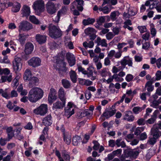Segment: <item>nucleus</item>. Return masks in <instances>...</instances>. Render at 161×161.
<instances>
[{
	"label": "nucleus",
	"instance_id": "1",
	"mask_svg": "<svg viewBox=\"0 0 161 161\" xmlns=\"http://www.w3.org/2000/svg\"><path fill=\"white\" fill-rule=\"evenodd\" d=\"M44 95L43 90L39 87L31 89L28 94V99L32 103H35L41 99Z\"/></svg>",
	"mask_w": 161,
	"mask_h": 161
},
{
	"label": "nucleus",
	"instance_id": "2",
	"mask_svg": "<svg viewBox=\"0 0 161 161\" xmlns=\"http://www.w3.org/2000/svg\"><path fill=\"white\" fill-rule=\"evenodd\" d=\"M56 61L55 64H53L54 68L58 71L61 75L65 73L67 70L66 67V63L64 61V57L62 55L58 56H55Z\"/></svg>",
	"mask_w": 161,
	"mask_h": 161
},
{
	"label": "nucleus",
	"instance_id": "3",
	"mask_svg": "<svg viewBox=\"0 0 161 161\" xmlns=\"http://www.w3.org/2000/svg\"><path fill=\"white\" fill-rule=\"evenodd\" d=\"M48 35L52 38L57 39L60 37L62 35V31L58 26H55L52 24L48 26Z\"/></svg>",
	"mask_w": 161,
	"mask_h": 161
},
{
	"label": "nucleus",
	"instance_id": "4",
	"mask_svg": "<svg viewBox=\"0 0 161 161\" xmlns=\"http://www.w3.org/2000/svg\"><path fill=\"white\" fill-rule=\"evenodd\" d=\"M61 6L60 3H55L51 1H48L46 4V10L50 14L55 13Z\"/></svg>",
	"mask_w": 161,
	"mask_h": 161
},
{
	"label": "nucleus",
	"instance_id": "5",
	"mask_svg": "<svg viewBox=\"0 0 161 161\" xmlns=\"http://www.w3.org/2000/svg\"><path fill=\"white\" fill-rule=\"evenodd\" d=\"M44 2L42 0H37L34 3L32 7L36 14L39 15L44 11Z\"/></svg>",
	"mask_w": 161,
	"mask_h": 161
},
{
	"label": "nucleus",
	"instance_id": "6",
	"mask_svg": "<svg viewBox=\"0 0 161 161\" xmlns=\"http://www.w3.org/2000/svg\"><path fill=\"white\" fill-rule=\"evenodd\" d=\"M47 105L43 104L35 109L33 110V112L36 114L43 116L47 113Z\"/></svg>",
	"mask_w": 161,
	"mask_h": 161
},
{
	"label": "nucleus",
	"instance_id": "7",
	"mask_svg": "<svg viewBox=\"0 0 161 161\" xmlns=\"http://www.w3.org/2000/svg\"><path fill=\"white\" fill-rule=\"evenodd\" d=\"M22 61L19 57L15 56L14 60L13 62V66L14 71L15 73L18 72L21 69L22 67Z\"/></svg>",
	"mask_w": 161,
	"mask_h": 161
},
{
	"label": "nucleus",
	"instance_id": "8",
	"mask_svg": "<svg viewBox=\"0 0 161 161\" xmlns=\"http://www.w3.org/2000/svg\"><path fill=\"white\" fill-rule=\"evenodd\" d=\"M75 108L72 103H68L67 107L65 108V115L68 118H69L74 114Z\"/></svg>",
	"mask_w": 161,
	"mask_h": 161
},
{
	"label": "nucleus",
	"instance_id": "9",
	"mask_svg": "<svg viewBox=\"0 0 161 161\" xmlns=\"http://www.w3.org/2000/svg\"><path fill=\"white\" fill-rule=\"evenodd\" d=\"M41 62V59L37 57H33L28 61V64L34 68L40 65Z\"/></svg>",
	"mask_w": 161,
	"mask_h": 161
},
{
	"label": "nucleus",
	"instance_id": "10",
	"mask_svg": "<svg viewBox=\"0 0 161 161\" xmlns=\"http://www.w3.org/2000/svg\"><path fill=\"white\" fill-rule=\"evenodd\" d=\"M19 31L22 30L24 31H28L32 28V25L30 23L24 21L21 22L19 26Z\"/></svg>",
	"mask_w": 161,
	"mask_h": 161
},
{
	"label": "nucleus",
	"instance_id": "11",
	"mask_svg": "<svg viewBox=\"0 0 161 161\" xmlns=\"http://www.w3.org/2000/svg\"><path fill=\"white\" fill-rule=\"evenodd\" d=\"M120 63L124 68H125L126 65L130 67H132L133 65L132 58L128 56L125 57L120 60Z\"/></svg>",
	"mask_w": 161,
	"mask_h": 161
},
{
	"label": "nucleus",
	"instance_id": "12",
	"mask_svg": "<svg viewBox=\"0 0 161 161\" xmlns=\"http://www.w3.org/2000/svg\"><path fill=\"white\" fill-rule=\"evenodd\" d=\"M66 57L70 66H73L75 64V57L72 53L69 52L67 53L66 54Z\"/></svg>",
	"mask_w": 161,
	"mask_h": 161
},
{
	"label": "nucleus",
	"instance_id": "13",
	"mask_svg": "<svg viewBox=\"0 0 161 161\" xmlns=\"http://www.w3.org/2000/svg\"><path fill=\"white\" fill-rule=\"evenodd\" d=\"M21 12V14L23 17H27L31 13L30 7L26 5H24L22 7Z\"/></svg>",
	"mask_w": 161,
	"mask_h": 161
},
{
	"label": "nucleus",
	"instance_id": "14",
	"mask_svg": "<svg viewBox=\"0 0 161 161\" xmlns=\"http://www.w3.org/2000/svg\"><path fill=\"white\" fill-rule=\"evenodd\" d=\"M31 73L30 70L29 69H26L24 73V78L26 80H39L36 77H31Z\"/></svg>",
	"mask_w": 161,
	"mask_h": 161
},
{
	"label": "nucleus",
	"instance_id": "15",
	"mask_svg": "<svg viewBox=\"0 0 161 161\" xmlns=\"http://www.w3.org/2000/svg\"><path fill=\"white\" fill-rule=\"evenodd\" d=\"M56 94V92L55 90L53 88H51L48 98V100L49 103H52L53 101L57 99V96Z\"/></svg>",
	"mask_w": 161,
	"mask_h": 161
},
{
	"label": "nucleus",
	"instance_id": "16",
	"mask_svg": "<svg viewBox=\"0 0 161 161\" xmlns=\"http://www.w3.org/2000/svg\"><path fill=\"white\" fill-rule=\"evenodd\" d=\"M87 74L86 75L88 78H90L91 80H93L96 79V76L93 75V73L94 72L95 73L97 72L95 71L94 68L92 65H90L88 68H87Z\"/></svg>",
	"mask_w": 161,
	"mask_h": 161
},
{
	"label": "nucleus",
	"instance_id": "17",
	"mask_svg": "<svg viewBox=\"0 0 161 161\" xmlns=\"http://www.w3.org/2000/svg\"><path fill=\"white\" fill-rule=\"evenodd\" d=\"M151 134L153 137L158 139L161 136V131L159 129L154 126L151 130Z\"/></svg>",
	"mask_w": 161,
	"mask_h": 161
},
{
	"label": "nucleus",
	"instance_id": "18",
	"mask_svg": "<svg viewBox=\"0 0 161 161\" xmlns=\"http://www.w3.org/2000/svg\"><path fill=\"white\" fill-rule=\"evenodd\" d=\"M123 119L129 122L133 121L135 119L134 116L132 115V112L130 111H126L125 113Z\"/></svg>",
	"mask_w": 161,
	"mask_h": 161
},
{
	"label": "nucleus",
	"instance_id": "19",
	"mask_svg": "<svg viewBox=\"0 0 161 161\" xmlns=\"http://www.w3.org/2000/svg\"><path fill=\"white\" fill-rule=\"evenodd\" d=\"M47 37L46 36L40 34H36L35 36L36 41L40 44H42L46 42Z\"/></svg>",
	"mask_w": 161,
	"mask_h": 161
},
{
	"label": "nucleus",
	"instance_id": "20",
	"mask_svg": "<svg viewBox=\"0 0 161 161\" xmlns=\"http://www.w3.org/2000/svg\"><path fill=\"white\" fill-rule=\"evenodd\" d=\"M61 102L58 101L53 104V109L63 108L65 106L66 101L61 100Z\"/></svg>",
	"mask_w": 161,
	"mask_h": 161
},
{
	"label": "nucleus",
	"instance_id": "21",
	"mask_svg": "<svg viewBox=\"0 0 161 161\" xmlns=\"http://www.w3.org/2000/svg\"><path fill=\"white\" fill-rule=\"evenodd\" d=\"M34 49V46L31 43H28L26 44L25 48V52L26 54H31Z\"/></svg>",
	"mask_w": 161,
	"mask_h": 161
},
{
	"label": "nucleus",
	"instance_id": "22",
	"mask_svg": "<svg viewBox=\"0 0 161 161\" xmlns=\"http://www.w3.org/2000/svg\"><path fill=\"white\" fill-rule=\"evenodd\" d=\"M116 112V110L115 109H110L109 110L105 111L103 114V115L106 118H108L113 116L115 113Z\"/></svg>",
	"mask_w": 161,
	"mask_h": 161
},
{
	"label": "nucleus",
	"instance_id": "23",
	"mask_svg": "<svg viewBox=\"0 0 161 161\" xmlns=\"http://www.w3.org/2000/svg\"><path fill=\"white\" fill-rule=\"evenodd\" d=\"M12 4L11 6H12V12L14 13L19 12L21 7L20 3L16 2L13 3H12Z\"/></svg>",
	"mask_w": 161,
	"mask_h": 161
},
{
	"label": "nucleus",
	"instance_id": "24",
	"mask_svg": "<svg viewBox=\"0 0 161 161\" xmlns=\"http://www.w3.org/2000/svg\"><path fill=\"white\" fill-rule=\"evenodd\" d=\"M52 120H51V116L50 115H48L45 117L42 120V123L45 125H49L52 123Z\"/></svg>",
	"mask_w": 161,
	"mask_h": 161
},
{
	"label": "nucleus",
	"instance_id": "25",
	"mask_svg": "<svg viewBox=\"0 0 161 161\" xmlns=\"http://www.w3.org/2000/svg\"><path fill=\"white\" fill-rule=\"evenodd\" d=\"M66 93L64 92L63 88L61 87L58 91V97L60 100H64L66 101L65 97Z\"/></svg>",
	"mask_w": 161,
	"mask_h": 161
},
{
	"label": "nucleus",
	"instance_id": "26",
	"mask_svg": "<svg viewBox=\"0 0 161 161\" xmlns=\"http://www.w3.org/2000/svg\"><path fill=\"white\" fill-rule=\"evenodd\" d=\"M97 41L98 44L101 45L102 47H107V41L105 39H101L100 37H98L97 39Z\"/></svg>",
	"mask_w": 161,
	"mask_h": 161
},
{
	"label": "nucleus",
	"instance_id": "27",
	"mask_svg": "<svg viewBox=\"0 0 161 161\" xmlns=\"http://www.w3.org/2000/svg\"><path fill=\"white\" fill-rule=\"evenodd\" d=\"M99 10L102 11L104 14H108L111 11V9L109 8L108 6H106L103 7H99Z\"/></svg>",
	"mask_w": 161,
	"mask_h": 161
},
{
	"label": "nucleus",
	"instance_id": "28",
	"mask_svg": "<svg viewBox=\"0 0 161 161\" xmlns=\"http://www.w3.org/2000/svg\"><path fill=\"white\" fill-rule=\"evenodd\" d=\"M0 5L5 7L6 8L12 6V3L10 2L8 0H0Z\"/></svg>",
	"mask_w": 161,
	"mask_h": 161
},
{
	"label": "nucleus",
	"instance_id": "29",
	"mask_svg": "<svg viewBox=\"0 0 161 161\" xmlns=\"http://www.w3.org/2000/svg\"><path fill=\"white\" fill-rule=\"evenodd\" d=\"M95 22V19L94 18H88L87 19H84L82 21L83 24L85 25H87L90 24H92Z\"/></svg>",
	"mask_w": 161,
	"mask_h": 161
},
{
	"label": "nucleus",
	"instance_id": "30",
	"mask_svg": "<svg viewBox=\"0 0 161 161\" xmlns=\"http://www.w3.org/2000/svg\"><path fill=\"white\" fill-rule=\"evenodd\" d=\"M120 14L119 12L117 11H115L111 12L110 16L113 21L115 20Z\"/></svg>",
	"mask_w": 161,
	"mask_h": 161
},
{
	"label": "nucleus",
	"instance_id": "31",
	"mask_svg": "<svg viewBox=\"0 0 161 161\" xmlns=\"http://www.w3.org/2000/svg\"><path fill=\"white\" fill-rule=\"evenodd\" d=\"M18 40L22 45H23L25 43V41L27 38L26 36L24 34H19V36Z\"/></svg>",
	"mask_w": 161,
	"mask_h": 161
},
{
	"label": "nucleus",
	"instance_id": "32",
	"mask_svg": "<svg viewBox=\"0 0 161 161\" xmlns=\"http://www.w3.org/2000/svg\"><path fill=\"white\" fill-rule=\"evenodd\" d=\"M69 75L71 80H76L77 75L75 71L71 70L69 72Z\"/></svg>",
	"mask_w": 161,
	"mask_h": 161
},
{
	"label": "nucleus",
	"instance_id": "33",
	"mask_svg": "<svg viewBox=\"0 0 161 161\" xmlns=\"http://www.w3.org/2000/svg\"><path fill=\"white\" fill-rule=\"evenodd\" d=\"M75 2L77 3L78 6L77 8L80 11H82L83 10V5L84 1L83 0H75Z\"/></svg>",
	"mask_w": 161,
	"mask_h": 161
},
{
	"label": "nucleus",
	"instance_id": "34",
	"mask_svg": "<svg viewBox=\"0 0 161 161\" xmlns=\"http://www.w3.org/2000/svg\"><path fill=\"white\" fill-rule=\"evenodd\" d=\"M81 138L79 136H75L73 138V144L74 145L77 146L80 142Z\"/></svg>",
	"mask_w": 161,
	"mask_h": 161
},
{
	"label": "nucleus",
	"instance_id": "35",
	"mask_svg": "<svg viewBox=\"0 0 161 161\" xmlns=\"http://www.w3.org/2000/svg\"><path fill=\"white\" fill-rule=\"evenodd\" d=\"M109 76V77L107 80L104 79L103 80H121V79H119L118 75L116 74H114L112 76L110 75Z\"/></svg>",
	"mask_w": 161,
	"mask_h": 161
},
{
	"label": "nucleus",
	"instance_id": "36",
	"mask_svg": "<svg viewBox=\"0 0 161 161\" xmlns=\"http://www.w3.org/2000/svg\"><path fill=\"white\" fill-rule=\"evenodd\" d=\"M152 81H148L145 85V87L148 92H151L153 89V86H152Z\"/></svg>",
	"mask_w": 161,
	"mask_h": 161
},
{
	"label": "nucleus",
	"instance_id": "37",
	"mask_svg": "<svg viewBox=\"0 0 161 161\" xmlns=\"http://www.w3.org/2000/svg\"><path fill=\"white\" fill-rule=\"evenodd\" d=\"M121 139H118L116 140L115 142V144L118 147L121 146V147L124 148L126 146V145L124 141H121Z\"/></svg>",
	"mask_w": 161,
	"mask_h": 161
},
{
	"label": "nucleus",
	"instance_id": "38",
	"mask_svg": "<svg viewBox=\"0 0 161 161\" xmlns=\"http://www.w3.org/2000/svg\"><path fill=\"white\" fill-rule=\"evenodd\" d=\"M71 137L70 135L67 134H64V142L68 145L71 142Z\"/></svg>",
	"mask_w": 161,
	"mask_h": 161
},
{
	"label": "nucleus",
	"instance_id": "39",
	"mask_svg": "<svg viewBox=\"0 0 161 161\" xmlns=\"http://www.w3.org/2000/svg\"><path fill=\"white\" fill-rule=\"evenodd\" d=\"M100 75L103 77L110 75V73H109L106 68H103L100 71Z\"/></svg>",
	"mask_w": 161,
	"mask_h": 161
},
{
	"label": "nucleus",
	"instance_id": "40",
	"mask_svg": "<svg viewBox=\"0 0 161 161\" xmlns=\"http://www.w3.org/2000/svg\"><path fill=\"white\" fill-rule=\"evenodd\" d=\"M29 19L31 22L35 24H40V21L34 15L30 16L29 17Z\"/></svg>",
	"mask_w": 161,
	"mask_h": 161
},
{
	"label": "nucleus",
	"instance_id": "41",
	"mask_svg": "<svg viewBox=\"0 0 161 161\" xmlns=\"http://www.w3.org/2000/svg\"><path fill=\"white\" fill-rule=\"evenodd\" d=\"M95 29L91 27H88L85 30V33L86 35H89L94 33Z\"/></svg>",
	"mask_w": 161,
	"mask_h": 161
},
{
	"label": "nucleus",
	"instance_id": "42",
	"mask_svg": "<svg viewBox=\"0 0 161 161\" xmlns=\"http://www.w3.org/2000/svg\"><path fill=\"white\" fill-rule=\"evenodd\" d=\"M144 130V127H137L134 132L135 135L138 136L139 135L141 132L143 131Z\"/></svg>",
	"mask_w": 161,
	"mask_h": 161
},
{
	"label": "nucleus",
	"instance_id": "43",
	"mask_svg": "<svg viewBox=\"0 0 161 161\" xmlns=\"http://www.w3.org/2000/svg\"><path fill=\"white\" fill-rule=\"evenodd\" d=\"M151 27L150 29V31L152 37H154L156 36L157 33V31L155 28L153 26V25H151Z\"/></svg>",
	"mask_w": 161,
	"mask_h": 161
},
{
	"label": "nucleus",
	"instance_id": "44",
	"mask_svg": "<svg viewBox=\"0 0 161 161\" xmlns=\"http://www.w3.org/2000/svg\"><path fill=\"white\" fill-rule=\"evenodd\" d=\"M67 10V8L65 7H62L61 9L58 11V13L60 14L61 16H62V15L66 14Z\"/></svg>",
	"mask_w": 161,
	"mask_h": 161
},
{
	"label": "nucleus",
	"instance_id": "45",
	"mask_svg": "<svg viewBox=\"0 0 161 161\" xmlns=\"http://www.w3.org/2000/svg\"><path fill=\"white\" fill-rule=\"evenodd\" d=\"M157 139L153 137L152 138H149L147 141V143L152 145H154L156 142Z\"/></svg>",
	"mask_w": 161,
	"mask_h": 161
},
{
	"label": "nucleus",
	"instance_id": "46",
	"mask_svg": "<svg viewBox=\"0 0 161 161\" xmlns=\"http://www.w3.org/2000/svg\"><path fill=\"white\" fill-rule=\"evenodd\" d=\"M143 109L139 107H135L133 108L132 111L134 113L136 114H138L140 112H141Z\"/></svg>",
	"mask_w": 161,
	"mask_h": 161
},
{
	"label": "nucleus",
	"instance_id": "47",
	"mask_svg": "<svg viewBox=\"0 0 161 161\" xmlns=\"http://www.w3.org/2000/svg\"><path fill=\"white\" fill-rule=\"evenodd\" d=\"M105 17L104 16H101L97 20V22L100 25H102L105 21Z\"/></svg>",
	"mask_w": 161,
	"mask_h": 161
},
{
	"label": "nucleus",
	"instance_id": "48",
	"mask_svg": "<svg viewBox=\"0 0 161 161\" xmlns=\"http://www.w3.org/2000/svg\"><path fill=\"white\" fill-rule=\"evenodd\" d=\"M137 28L141 33H143L147 31V29L145 26H138Z\"/></svg>",
	"mask_w": 161,
	"mask_h": 161
},
{
	"label": "nucleus",
	"instance_id": "49",
	"mask_svg": "<svg viewBox=\"0 0 161 161\" xmlns=\"http://www.w3.org/2000/svg\"><path fill=\"white\" fill-rule=\"evenodd\" d=\"M132 149H127L124 151V153L127 157L131 158Z\"/></svg>",
	"mask_w": 161,
	"mask_h": 161
},
{
	"label": "nucleus",
	"instance_id": "50",
	"mask_svg": "<svg viewBox=\"0 0 161 161\" xmlns=\"http://www.w3.org/2000/svg\"><path fill=\"white\" fill-rule=\"evenodd\" d=\"M159 104L158 101L154 100L151 102L150 106L153 108H157Z\"/></svg>",
	"mask_w": 161,
	"mask_h": 161
},
{
	"label": "nucleus",
	"instance_id": "51",
	"mask_svg": "<svg viewBox=\"0 0 161 161\" xmlns=\"http://www.w3.org/2000/svg\"><path fill=\"white\" fill-rule=\"evenodd\" d=\"M77 67L79 72H81L83 74L86 75V74H87V71L84 68L82 67L81 66L78 65Z\"/></svg>",
	"mask_w": 161,
	"mask_h": 161
},
{
	"label": "nucleus",
	"instance_id": "52",
	"mask_svg": "<svg viewBox=\"0 0 161 161\" xmlns=\"http://www.w3.org/2000/svg\"><path fill=\"white\" fill-rule=\"evenodd\" d=\"M2 96L7 99H9L10 98V96L8 94V92L6 90L3 91L1 93Z\"/></svg>",
	"mask_w": 161,
	"mask_h": 161
},
{
	"label": "nucleus",
	"instance_id": "53",
	"mask_svg": "<svg viewBox=\"0 0 161 161\" xmlns=\"http://www.w3.org/2000/svg\"><path fill=\"white\" fill-rule=\"evenodd\" d=\"M137 12V11L136 9H129L128 10V13L130 16H132L135 15L136 14Z\"/></svg>",
	"mask_w": 161,
	"mask_h": 161
},
{
	"label": "nucleus",
	"instance_id": "54",
	"mask_svg": "<svg viewBox=\"0 0 161 161\" xmlns=\"http://www.w3.org/2000/svg\"><path fill=\"white\" fill-rule=\"evenodd\" d=\"M140 152L139 151H134L132 150L131 158H136L138 156Z\"/></svg>",
	"mask_w": 161,
	"mask_h": 161
},
{
	"label": "nucleus",
	"instance_id": "55",
	"mask_svg": "<svg viewBox=\"0 0 161 161\" xmlns=\"http://www.w3.org/2000/svg\"><path fill=\"white\" fill-rule=\"evenodd\" d=\"M65 44L66 47L70 49H72L74 48L73 44L71 42H66Z\"/></svg>",
	"mask_w": 161,
	"mask_h": 161
},
{
	"label": "nucleus",
	"instance_id": "56",
	"mask_svg": "<svg viewBox=\"0 0 161 161\" xmlns=\"http://www.w3.org/2000/svg\"><path fill=\"white\" fill-rule=\"evenodd\" d=\"M150 37V33L149 32H147L145 34L142 35V38L145 41H147L149 40Z\"/></svg>",
	"mask_w": 161,
	"mask_h": 161
},
{
	"label": "nucleus",
	"instance_id": "57",
	"mask_svg": "<svg viewBox=\"0 0 161 161\" xmlns=\"http://www.w3.org/2000/svg\"><path fill=\"white\" fill-rule=\"evenodd\" d=\"M122 150L121 149H119L112 152V154L114 156H118L121 153Z\"/></svg>",
	"mask_w": 161,
	"mask_h": 161
},
{
	"label": "nucleus",
	"instance_id": "58",
	"mask_svg": "<svg viewBox=\"0 0 161 161\" xmlns=\"http://www.w3.org/2000/svg\"><path fill=\"white\" fill-rule=\"evenodd\" d=\"M127 45V43L126 42H123L122 43H119L117 45V48L119 50H120L122 48Z\"/></svg>",
	"mask_w": 161,
	"mask_h": 161
},
{
	"label": "nucleus",
	"instance_id": "59",
	"mask_svg": "<svg viewBox=\"0 0 161 161\" xmlns=\"http://www.w3.org/2000/svg\"><path fill=\"white\" fill-rule=\"evenodd\" d=\"M93 143L94 144L93 149L96 150H98L100 147V144L96 141H93Z\"/></svg>",
	"mask_w": 161,
	"mask_h": 161
},
{
	"label": "nucleus",
	"instance_id": "60",
	"mask_svg": "<svg viewBox=\"0 0 161 161\" xmlns=\"http://www.w3.org/2000/svg\"><path fill=\"white\" fill-rule=\"evenodd\" d=\"M114 36V35L112 32H109L106 35V38L108 40L111 39Z\"/></svg>",
	"mask_w": 161,
	"mask_h": 161
},
{
	"label": "nucleus",
	"instance_id": "61",
	"mask_svg": "<svg viewBox=\"0 0 161 161\" xmlns=\"http://www.w3.org/2000/svg\"><path fill=\"white\" fill-rule=\"evenodd\" d=\"M62 84L64 87L66 88H69L70 86V83L69 81H62Z\"/></svg>",
	"mask_w": 161,
	"mask_h": 161
},
{
	"label": "nucleus",
	"instance_id": "62",
	"mask_svg": "<svg viewBox=\"0 0 161 161\" xmlns=\"http://www.w3.org/2000/svg\"><path fill=\"white\" fill-rule=\"evenodd\" d=\"M115 54V51L114 50H111L108 53V57L111 58L114 56V57Z\"/></svg>",
	"mask_w": 161,
	"mask_h": 161
},
{
	"label": "nucleus",
	"instance_id": "63",
	"mask_svg": "<svg viewBox=\"0 0 161 161\" xmlns=\"http://www.w3.org/2000/svg\"><path fill=\"white\" fill-rule=\"evenodd\" d=\"M62 156L64 158L65 160H69L70 159L69 155L65 152L62 153Z\"/></svg>",
	"mask_w": 161,
	"mask_h": 161
},
{
	"label": "nucleus",
	"instance_id": "64",
	"mask_svg": "<svg viewBox=\"0 0 161 161\" xmlns=\"http://www.w3.org/2000/svg\"><path fill=\"white\" fill-rule=\"evenodd\" d=\"M155 75L156 79L157 80H159L161 79V71L160 70L158 71L156 73Z\"/></svg>",
	"mask_w": 161,
	"mask_h": 161
}]
</instances>
